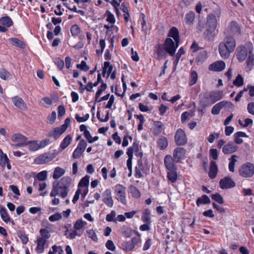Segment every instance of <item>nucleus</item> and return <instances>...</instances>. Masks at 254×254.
<instances>
[{
  "mask_svg": "<svg viewBox=\"0 0 254 254\" xmlns=\"http://www.w3.org/2000/svg\"><path fill=\"white\" fill-rule=\"evenodd\" d=\"M235 39L232 36H226L219 46V52L221 57L224 59H228L230 54L235 50Z\"/></svg>",
  "mask_w": 254,
  "mask_h": 254,
  "instance_id": "nucleus-1",
  "label": "nucleus"
},
{
  "mask_svg": "<svg viewBox=\"0 0 254 254\" xmlns=\"http://www.w3.org/2000/svg\"><path fill=\"white\" fill-rule=\"evenodd\" d=\"M239 175L244 178H250L254 174V165L248 162L243 164L239 170Z\"/></svg>",
  "mask_w": 254,
  "mask_h": 254,
  "instance_id": "nucleus-2",
  "label": "nucleus"
},
{
  "mask_svg": "<svg viewBox=\"0 0 254 254\" xmlns=\"http://www.w3.org/2000/svg\"><path fill=\"white\" fill-rule=\"evenodd\" d=\"M179 42L174 41L172 39L167 38L164 42V47L165 51L170 56H174L175 55L176 49L179 46Z\"/></svg>",
  "mask_w": 254,
  "mask_h": 254,
  "instance_id": "nucleus-3",
  "label": "nucleus"
},
{
  "mask_svg": "<svg viewBox=\"0 0 254 254\" xmlns=\"http://www.w3.org/2000/svg\"><path fill=\"white\" fill-rule=\"evenodd\" d=\"M56 157L54 153L48 152L41 154L35 159L34 163L37 164H44L52 161Z\"/></svg>",
  "mask_w": 254,
  "mask_h": 254,
  "instance_id": "nucleus-4",
  "label": "nucleus"
},
{
  "mask_svg": "<svg viewBox=\"0 0 254 254\" xmlns=\"http://www.w3.org/2000/svg\"><path fill=\"white\" fill-rule=\"evenodd\" d=\"M126 190V188L121 185H117L115 186L116 197L118 200L124 204H127Z\"/></svg>",
  "mask_w": 254,
  "mask_h": 254,
  "instance_id": "nucleus-5",
  "label": "nucleus"
},
{
  "mask_svg": "<svg viewBox=\"0 0 254 254\" xmlns=\"http://www.w3.org/2000/svg\"><path fill=\"white\" fill-rule=\"evenodd\" d=\"M57 194H60L64 197V181L61 179L60 182L55 181L53 183V189L51 192V196H55Z\"/></svg>",
  "mask_w": 254,
  "mask_h": 254,
  "instance_id": "nucleus-6",
  "label": "nucleus"
},
{
  "mask_svg": "<svg viewBox=\"0 0 254 254\" xmlns=\"http://www.w3.org/2000/svg\"><path fill=\"white\" fill-rule=\"evenodd\" d=\"M175 140L177 145L182 146L187 143V138L184 130L178 129L175 135Z\"/></svg>",
  "mask_w": 254,
  "mask_h": 254,
  "instance_id": "nucleus-7",
  "label": "nucleus"
},
{
  "mask_svg": "<svg viewBox=\"0 0 254 254\" xmlns=\"http://www.w3.org/2000/svg\"><path fill=\"white\" fill-rule=\"evenodd\" d=\"M224 34L226 35L231 34L239 35L241 34V28L236 21H232L229 24L228 29L224 32Z\"/></svg>",
  "mask_w": 254,
  "mask_h": 254,
  "instance_id": "nucleus-8",
  "label": "nucleus"
},
{
  "mask_svg": "<svg viewBox=\"0 0 254 254\" xmlns=\"http://www.w3.org/2000/svg\"><path fill=\"white\" fill-rule=\"evenodd\" d=\"M27 138L24 135L20 133L14 134L12 136L11 140L14 142L17 143L16 144H12V146L15 147H21L26 145V141Z\"/></svg>",
  "mask_w": 254,
  "mask_h": 254,
  "instance_id": "nucleus-9",
  "label": "nucleus"
},
{
  "mask_svg": "<svg viewBox=\"0 0 254 254\" xmlns=\"http://www.w3.org/2000/svg\"><path fill=\"white\" fill-rule=\"evenodd\" d=\"M219 185L222 189H228L235 186V182L228 177H226L220 180Z\"/></svg>",
  "mask_w": 254,
  "mask_h": 254,
  "instance_id": "nucleus-10",
  "label": "nucleus"
},
{
  "mask_svg": "<svg viewBox=\"0 0 254 254\" xmlns=\"http://www.w3.org/2000/svg\"><path fill=\"white\" fill-rule=\"evenodd\" d=\"M12 102L15 107L21 110H26L27 106L24 101L19 96H15L12 98Z\"/></svg>",
  "mask_w": 254,
  "mask_h": 254,
  "instance_id": "nucleus-11",
  "label": "nucleus"
},
{
  "mask_svg": "<svg viewBox=\"0 0 254 254\" xmlns=\"http://www.w3.org/2000/svg\"><path fill=\"white\" fill-rule=\"evenodd\" d=\"M103 202L110 207L113 206L114 201L112 197L111 191L107 189L102 194Z\"/></svg>",
  "mask_w": 254,
  "mask_h": 254,
  "instance_id": "nucleus-12",
  "label": "nucleus"
},
{
  "mask_svg": "<svg viewBox=\"0 0 254 254\" xmlns=\"http://www.w3.org/2000/svg\"><path fill=\"white\" fill-rule=\"evenodd\" d=\"M186 150L183 148H176L173 153V158L175 162L178 163L185 157Z\"/></svg>",
  "mask_w": 254,
  "mask_h": 254,
  "instance_id": "nucleus-13",
  "label": "nucleus"
},
{
  "mask_svg": "<svg viewBox=\"0 0 254 254\" xmlns=\"http://www.w3.org/2000/svg\"><path fill=\"white\" fill-rule=\"evenodd\" d=\"M238 149V146L234 143L229 142L223 146L222 151L225 154H229L235 152Z\"/></svg>",
  "mask_w": 254,
  "mask_h": 254,
  "instance_id": "nucleus-14",
  "label": "nucleus"
},
{
  "mask_svg": "<svg viewBox=\"0 0 254 254\" xmlns=\"http://www.w3.org/2000/svg\"><path fill=\"white\" fill-rule=\"evenodd\" d=\"M248 53H249V48L245 46H240L237 54L238 61L240 62L244 61L247 57Z\"/></svg>",
  "mask_w": 254,
  "mask_h": 254,
  "instance_id": "nucleus-15",
  "label": "nucleus"
},
{
  "mask_svg": "<svg viewBox=\"0 0 254 254\" xmlns=\"http://www.w3.org/2000/svg\"><path fill=\"white\" fill-rule=\"evenodd\" d=\"M174 158L170 155H167L164 158V164L168 171L176 170V166L174 164Z\"/></svg>",
  "mask_w": 254,
  "mask_h": 254,
  "instance_id": "nucleus-16",
  "label": "nucleus"
},
{
  "mask_svg": "<svg viewBox=\"0 0 254 254\" xmlns=\"http://www.w3.org/2000/svg\"><path fill=\"white\" fill-rule=\"evenodd\" d=\"M225 63L222 61H220L211 64L209 66V69L212 71H221L225 68Z\"/></svg>",
  "mask_w": 254,
  "mask_h": 254,
  "instance_id": "nucleus-17",
  "label": "nucleus"
},
{
  "mask_svg": "<svg viewBox=\"0 0 254 254\" xmlns=\"http://www.w3.org/2000/svg\"><path fill=\"white\" fill-rule=\"evenodd\" d=\"M64 133V125L60 127H57L54 128L53 131L48 132V136H53L55 139H58Z\"/></svg>",
  "mask_w": 254,
  "mask_h": 254,
  "instance_id": "nucleus-18",
  "label": "nucleus"
},
{
  "mask_svg": "<svg viewBox=\"0 0 254 254\" xmlns=\"http://www.w3.org/2000/svg\"><path fill=\"white\" fill-rule=\"evenodd\" d=\"M207 27L215 29L217 25V19L215 15L212 13L209 14L207 18Z\"/></svg>",
  "mask_w": 254,
  "mask_h": 254,
  "instance_id": "nucleus-19",
  "label": "nucleus"
},
{
  "mask_svg": "<svg viewBox=\"0 0 254 254\" xmlns=\"http://www.w3.org/2000/svg\"><path fill=\"white\" fill-rule=\"evenodd\" d=\"M210 95H209L210 98V100L212 104L215 103L216 101L220 100L223 96V92L221 91H213L210 92Z\"/></svg>",
  "mask_w": 254,
  "mask_h": 254,
  "instance_id": "nucleus-20",
  "label": "nucleus"
},
{
  "mask_svg": "<svg viewBox=\"0 0 254 254\" xmlns=\"http://www.w3.org/2000/svg\"><path fill=\"white\" fill-rule=\"evenodd\" d=\"M247 66L251 69L254 65V54L252 45L249 48V57L246 61Z\"/></svg>",
  "mask_w": 254,
  "mask_h": 254,
  "instance_id": "nucleus-21",
  "label": "nucleus"
},
{
  "mask_svg": "<svg viewBox=\"0 0 254 254\" xmlns=\"http://www.w3.org/2000/svg\"><path fill=\"white\" fill-rule=\"evenodd\" d=\"M218 172V168L215 161H212L210 162L208 176L211 179L215 178Z\"/></svg>",
  "mask_w": 254,
  "mask_h": 254,
  "instance_id": "nucleus-22",
  "label": "nucleus"
},
{
  "mask_svg": "<svg viewBox=\"0 0 254 254\" xmlns=\"http://www.w3.org/2000/svg\"><path fill=\"white\" fill-rule=\"evenodd\" d=\"M168 36L172 37L175 42H179V31L176 27H173L171 28Z\"/></svg>",
  "mask_w": 254,
  "mask_h": 254,
  "instance_id": "nucleus-23",
  "label": "nucleus"
},
{
  "mask_svg": "<svg viewBox=\"0 0 254 254\" xmlns=\"http://www.w3.org/2000/svg\"><path fill=\"white\" fill-rule=\"evenodd\" d=\"M113 67L111 65L109 62H105L104 64V67L103 68L102 75L104 77L105 76L106 72L107 71L108 77L112 73Z\"/></svg>",
  "mask_w": 254,
  "mask_h": 254,
  "instance_id": "nucleus-24",
  "label": "nucleus"
},
{
  "mask_svg": "<svg viewBox=\"0 0 254 254\" xmlns=\"http://www.w3.org/2000/svg\"><path fill=\"white\" fill-rule=\"evenodd\" d=\"M26 145H28L29 150L31 151H35L40 149L38 140L28 141Z\"/></svg>",
  "mask_w": 254,
  "mask_h": 254,
  "instance_id": "nucleus-25",
  "label": "nucleus"
},
{
  "mask_svg": "<svg viewBox=\"0 0 254 254\" xmlns=\"http://www.w3.org/2000/svg\"><path fill=\"white\" fill-rule=\"evenodd\" d=\"M46 240L43 238H40L38 239L37 251L39 253H42L44 250V246L46 243Z\"/></svg>",
  "mask_w": 254,
  "mask_h": 254,
  "instance_id": "nucleus-26",
  "label": "nucleus"
},
{
  "mask_svg": "<svg viewBox=\"0 0 254 254\" xmlns=\"http://www.w3.org/2000/svg\"><path fill=\"white\" fill-rule=\"evenodd\" d=\"M196 205L199 206L201 204H209L210 199L206 195H203L201 197H198L196 200Z\"/></svg>",
  "mask_w": 254,
  "mask_h": 254,
  "instance_id": "nucleus-27",
  "label": "nucleus"
},
{
  "mask_svg": "<svg viewBox=\"0 0 254 254\" xmlns=\"http://www.w3.org/2000/svg\"><path fill=\"white\" fill-rule=\"evenodd\" d=\"M143 170L142 162L140 160L138 161V166L135 167V176L137 178L142 177V175L141 171Z\"/></svg>",
  "mask_w": 254,
  "mask_h": 254,
  "instance_id": "nucleus-28",
  "label": "nucleus"
},
{
  "mask_svg": "<svg viewBox=\"0 0 254 254\" xmlns=\"http://www.w3.org/2000/svg\"><path fill=\"white\" fill-rule=\"evenodd\" d=\"M0 23L2 25L9 27L12 24V21L9 17L5 16L0 19Z\"/></svg>",
  "mask_w": 254,
  "mask_h": 254,
  "instance_id": "nucleus-29",
  "label": "nucleus"
},
{
  "mask_svg": "<svg viewBox=\"0 0 254 254\" xmlns=\"http://www.w3.org/2000/svg\"><path fill=\"white\" fill-rule=\"evenodd\" d=\"M0 214L3 221L8 222L10 220V218L8 215L5 208L1 207L0 209Z\"/></svg>",
  "mask_w": 254,
  "mask_h": 254,
  "instance_id": "nucleus-30",
  "label": "nucleus"
},
{
  "mask_svg": "<svg viewBox=\"0 0 254 254\" xmlns=\"http://www.w3.org/2000/svg\"><path fill=\"white\" fill-rule=\"evenodd\" d=\"M156 53L158 54V56H165L166 54V51L165 50L164 45H157L155 47Z\"/></svg>",
  "mask_w": 254,
  "mask_h": 254,
  "instance_id": "nucleus-31",
  "label": "nucleus"
},
{
  "mask_svg": "<svg viewBox=\"0 0 254 254\" xmlns=\"http://www.w3.org/2000/svg\"><path fill=\"white\" fill-rule=\"evenodd\" d=\"M158 144L161 149H165L168 146L167 139L165 137H161L158 141Z\"/></svg>",
  "mask_w": 254,
  "mask_h": 254,
  "instance_id": "nucleus-32",
  "label": "nucleus"
},
{
  "mask_svg": "<svg viewBox=\"0 0 254 254\" xmlns=\"http://www.w3.org/2000/svg\"><path fill=\"white\" fill-rule=\"evenodd\" d=\"M167 177L168 179L172 183H174L176 181L177 178V174L176 170H173L172 171H168L167 173Z\"/></svg>",
  "mask_w": 254,
  "mask_h": 254,
  "instance_id": "nucleus-33",
  "label": "nucleus"
},
{
  "mask_svg": "<svg viewBox=\"0 0 254 254\" xmlns=\"http://www.w3.org/2000/svg\"><path fill=\"white\" fill-rule=\"evenodd\" d=\"M64 175V169L60 167L55 168L54 174L53 178L55 180L59 179Z\"/></svg>",
  "mask_w": 254,
  "mask_h": 254,
  "instance_id": "nucleus-34",
  "label": "nucleus"
},
{
  "mask_svg": "<svg viewBox=\"0 0 254 254\" xmlns=\"http://www.w3.org/2000/svg\"><path fill=\"white\" fill-rule=\"evenodd\" d=\"M129 190L131 195L135 198H139L140 196V193L138 189L133 185L129 187Z\"/></svg>",
  "mask_w": 254,
  "mask_h": 254,
  "instance_id": "nucleus-35",
  "label": "nucleus"
},
{
  "mask_svg": "<svg viewBox=\"0 0 254 254\" xmlns=\"http://www.w3.org/2000/svg\"><path fill=\"white\" fill-rule=\"evenodd\" d=\"M8 158L6 154H3L1 149H0V165L4 166L8 162Z\"/></svg>",
  "mask_w": 254,
  "mask_h": 254,
  "instance_id": "nucleus-36",
  "label": "nucleus"
},
{
  "mask_svg": "<svg viewBox=\"0 0 254 254\" xmlns=\"http://www.w3.org/2000/svg\"><path fill=\"white\" fill-rule=\"evenodd\" d=\"M237 156L235 155H233L230 159V162L229 164V171L234 172L235 171V164L237 162V160L235 159Z\"/></svg>",
  "mask_w": 254,
  "mask_h": 254,
  "instance_id": "nucleus-37",
  "label": "nucleus"
},
{
  "mask_svg": "<svg viewBox=\"0 0 254 254\" xmlns=\"http://www.w3.org/2000/svg\"><path fill=\"white\" fill-rule=\"evenodd\" d=\"M221 104V102H220L213 107L211 110V113L213 115H217L219 114L220 111L223 108Z\"/></svg>",
  "mask_w": 254,
  "mask_h": 254,
  "instance_id": "nucleus-38",
  "label": "nucleus"
},
{
  "mask_svg": "<svg viewBox=\"0 0 254 254\" xmlns=\"http://www.w3.org/2000/svg\"><path fill=\"white\" fill-rule=\"evenodd\" d=\"M9 41L13 45L16 46L21 48H24L25 45L23 42L16 38H11L9 39Z\"/></svg>",
  "mask_w": 254,
  "mask_h": 254,
  "instance_id": "nucleus-39",
  "label": "nucleus"
},
{
  "mask_svg": "<svg viewBox=\"0 0 254 254\" xmlns=\"http://www.w3.org/2000/svg\"><path fill=\"white\" fill-rule=\"evenodd\" d=\"M215 29L211 28L206 27V31L204 32V36L206 39L211 40L213 38L212 33Z\"/></svg>",
  "mask_w": 254,
  "mask_h": 254,
  "instance_id": "nucleus-40",
  "label": "nucleus"
},
{
  "mask_svg": "<svg viewBox=\"0 0 254 254\" xmlns=\"http://www.w3.org/2000/svg\"><path fill=\"white\" fill-rule=\"evenodd\" d=\"M197 78L198 75L196 72L195 71H191L190 76V85L191 86L195 84L197 82Z\"/></svg>",
  "mask_w": 254,
  "mask_h": 254,
  "instance_id": "nucleus-41",
  "label": "nucleus"
},
{
  "mask_svg": "<svg viewBox=\"0 0 254 254\" xmlns=\"http://www.w3.org/2000/svg\"><path fill=\"white\" fill-rule=\"evenodd\" d=\"M89 183V177L86 176L80 181L78 184V187H87Z\"/></svg>",
  "mask_w": 254,
  "mask_h": 254,
  "instance_id": "nucleus-42",
  "label": "nucleus"
},
{
  "mask_svg": "<svg viewBox=\"0 0 254 254\" xmlns=\"http://www.w3.org/2000/svg\"><path fill=\"white\" fill-rule=\"evenodd\" d=\"M11 74L5 69H2L0 71V77L4 80L8 79L11 77Z\"/></svg>",
  "mask_w": 254,
  "mask_h": 254,
  "instance_id": "nucleus-43",
  "label": "nucleus"
},
{
  "mask_svg": "<svg viewBox=\"0 0 254 254\" xmlns=\"http://www.w3.org/2000/svg\"><path fill=\"white\" fill-rule=\"evenodd\" d=\"M211 198L219 204H223L224 200L222 196L218 193L213 194L211 195Z\"/></svg>",
  "mask_w": 254,
  "mask_h": 254,
  "instance_id": "nucleus-44",
  "label": "nucleus"
},
{
  "mask_svg": "<svg viewBox=\"0 0 254 254\" xmlns=\"http://www.w3.org/2000/svg\"><path fill=\"white\" fill-rule=\"evenodd\" d=\"M80 31V29L79 27L76 24L72 25L70 28V32L73 36H77L79 33Z\"/></svg>",
  "mask_w": 254,
  "mask_h": 254,
  "instance_id": "nucleus-45",
  "label": "nucleus"
},
{
  "mask_svg": "<svg viewBox=\"0 0 254 254\" xmlns=\"http://www.w3.org/2000/svg\"><path fill=\"white\" fill-rule=\"evenodd\" d=\"M233 84L237 86H241L243 85L244 84L243 77L240 74H239L236 77V78L234 80Z\"/></svg>",
  "mask_w": 254,
  "mask_h": 254,
  "instance_id": "nucleus-46",
  "label": "nucleus"
},
{
  "mask_svg": "<svg viewBox=\"0 0 254 254\" xmlns=\"http://www.w3.org/2000/svg\"><path fill=\"white\" fill-rule=\"evenodd\" d=\"M123 247H124V250L127 252H129L133 250L134 247L133 244L131 242H127L125 243L123 245Z\"/></svg>",
  "mask_w": 254,
  "mask_h": 254,
  "instance_id": "nucleus-47",
  "label": "nucleus"
},
{
  "mask_svg": "<svg viewBox=\"0 0 254 254\" xmlns=\"http://www.w3.org/2000/svg\"><path fill=\"white\" fill-rule=\"evenodd\" d=\"M195 14L193 12H189L186 16V20L188 23H191L194 20Z\"/></svg>",
  "mask_w": 254,
  "mask_h": 254,
  "instance_id": "nucleus-48",
  "label": "nucleus"
},
{
  "mask_svg": "<svg viewBox=\"0 0 254 254\" xmlns=\"http://www.w3.org/2000/svg\"><path fill=\"white\" fill-rule=\"evenodd\" d=\"M76 67L84 71H87L89 69V67L87 65L86 62L84 61H82L80 64H77L76 65Z\"/></svg>",
  "mask_w": 254,
  "mask_h": 254,
  "instance_id": "nucleus-49",
  "label": "nucleus"
},
{
  "mask_svg": "<svg viewBox=\"0 0 254 254\" xmlns=\"http://www.w3.org/2000/svg\"><path fill=\"white\" fill-rule=\"evenodd\" d=\"M86 224V222L83 221L82 220H78L75 223L74 227L75 230H80Z\"/></svg>",
  "mask_w": 254,
  "mask_h": 254,
  "instance_id": "nucleus-50",
  "label": "nucleus"
},
{
  "mask_svg": "<svg viewBox=\"0 0 254 254\" xmlns=\"http://www.w3.org/2000/svg\"><path fill=\"white\" fill-rule=\"evenodd\" d=\"M87 233L88 234V236L89 238H90L93 241L97 242L98 240V238L95 232L91 229L88 230L87 231Z\"/></svg>",
  "mask_w": 254,
  "mask_h": 254,
  "instance_id": "nucleus-51",
  "label": "nucleus"
},
{
  "mask_svg": "<svg viewBox=\"0 0 254 254\" xmlns=\"http://www.w3.org/2000/svg\"><path fill=\"white\" fill-rule=\"evenodd\" d=\"M62 218V215L60 213H57L54 215H52L49 217V220L51 222H54L59 220Z\"/></svg>",
  "mask_w": 254,
  "mask_h": 254,
  "instance_id": "nucleus-52",
  "label": "nucleus"
},
{
  "mask_svg": "<svg viewBox=\"0 0 254 254\" xmlns=\"http://www.w3.org/2000/svg\"><path fill=\"white\" fill-rule=\"evenodd\" d=\"M202 96V97L200 99V103L202 106L206 107L212 104L211 102L209 100H207L203 95Z\"/></svg>",
  "mask_w": 254,
  "mask_h": 254,
  "instance_id": "nucleus-53",
  "label": "nucleus"
},
{
  "mask_svg": "<svg viewBox=\"0 0 254 254\" xmlns=\"http://www.w3.org/2000/svg\"><path fill=\"white\" fill-rule=\"evenodd\" d=\"M77 235V232L75 231H69L67 230L64 232V235L66 236L67 238H69L70 239L74 238Z\"/></svg>",
  "mask_w": 254,
  "mask_h": 254,
  "instance_id": "nucleus-54",
  "label": "nucleus"
},
{
  "mask_svg": "<svg viewBox=\"0 0 254 254\" xmlns=\"http://www.w3.org/2000/svg\"><path fill=\"white\" fill-rule=\"evenodd\" d=\"M142 220L146 223L150 222V213L148 210H145L142 216Z\"/></svg>",
  "mask_w": 254,
  "mask_h": 254,
  "instance_id": "nucleus-55",
  "label": "nucleus"
},
{
  "mask_svg": "<svg viewBox=\"0 0 254 254\" xmlns=\"http://www.w3.org/2000/svg\"><path fill=\"white\" fill-rule=\"evenodd\" d=\"M86 146H87V143H86V141L84 139H82L79 142V143L77 145V148H78V149H79L81 151H83L84 152L86 148Z\"/></svg>",
  "mask_w": 254,
  "mask_h": 254,
  "instance_id": "nucleus-56",
  "label": "nucleus"
},
{
  "mask_svg": "<svg viewBox=\"0 0 254 254\" xmlns=\"http://www.w3.org/2000/svg\"><path fill=\"white\" fill-rule=\"evenodd\" d=\"M50 140L48 138H46L41 140L40 141H38V144L39 146V148H42L46 146L50 143Z\"/></svg>",
  "mask_w": 254,
  "mask_h": 254,
  "instance_id": "nucleus-57",
  "label": "nucleus"
},
{
  "mask_svg": "<svg viewBox=\"0 0 254 254\" xmlns=\"http://www.w3.org/2000/svg\"><path fill=\"white\" fill-rule=\"evenodd\" d=\"M106 247L109 250H110L111 251H115L116 247L114 245V243L111 240H108L106 244Z\"/></svg>",
  "mask_w": 254,
  "mask_h": 254,
  "instance_id": "nucleus-58",
  "label": "nucleus"
},
{
  "mask_svg": "<svg viewBox=\"0 0 254 254\" xmlns=\"http://www.w3.org/2000/svg\"><path fill=\"white\" fill-rule=\"evenodd\" d=\"M56 117H57L56 112L55 111H53L51 115L48 117V122L51 125L53 124L55 122V120L56 119Z\"/></svg>",
  "mask_w": 254,
  "mask_h": 254,
  "instance_id": "nucleus-59",
  "label": "nucleus"
},
{
  "mask_svg": "<svg viewBox=\"0 0 254 254\" xmlns=\"http://www.w3.org/2000/svg\"><path fill=\"white\" fill-rule=\"evenodd\" d=\"M37 177L39 180L41 181H44L47 177V172L46 171H42L38 174Z\"/></svg>",
  "mask_w": 254,
  "mask_h": 254,
  "instance_id": "nucleus-60",
  "label": "nucleus"
},
{
  "mask_svg": "<svg viewBox=\"0 0 254 254\" xmlns=\"http://www.w3.org/2000/svg\"><path fill=\"white\" fill-rule=\"evenodd\" d=\"M210 156L213 160H216L218 158V151L216 149H210L209 150Z\"/></svg>",
  "mask_w": 254,
  "mask_h": 254,
  "instance_id": "nucleus-61",
  "label": "nucleus"
},
{
  "mask_svg": "<svg viewBox=\"0 0 254 254\" xmlns=\"http://www.w3.org/2000/svg\"><path fill=\"white\" fill-rule=\"evenodd\" d=\"M83 152V151H81L76 148L73 153L72 157L75 159L79 158L81 156Z\"/></svg>",
  "mask_w": 254,
  "mask_h": 254,
  "instance_id": "nucleus-62",
  "label": "nucleus"
},
{
  "mask_svg": "<svg viewBox=\"0 0 254 254\" xmlns=\"http://www.w3.org/2000/svg\"><path fill=\"white\" fill-rule=\"evenodd\" d=\"M106 13L108 15L107 20L111 23H114L115 22V19L114 15L108 10L107 11Z\"/></svg>",
  "mask_w": 254,
  "mask_h": 254,
  "instance_id": "nucleus-63",
  "label": "nucleus"
},
{
  "mask_svg": "<svg viewBox=\"0 0 254 254\" xmlns=\"http://www.w3.org/2000/svg\"><path fill=\"white\" fill-rule=\"evenodd\" d=\"M221 103L222 104L221 105L223 108L225 107L228 109L234 108V105L231 102L222 101L221 102Z\"/></svg>",
  "mask_w": 254,
  "mask_h": 254,
  "instance_id": "nucleus-64",
  "label": "nucleus"
}]
</instances>
